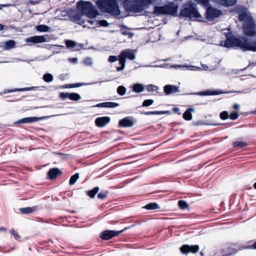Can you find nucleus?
Segmentation results:
<instances>
[{
    "mask_svg": "<svg viewBox=\"0 0 256 256\" xmlns=\"http://www.w3.org/2000/svg\"><path fill=\"white\" fill-rule=\"evenodd\" d=\"M224 46L227 48L237 46L244 51L256 52V41L252 40L244 36L240 38H236L234 36L228 37Z\"/></svg>",
    "mask_w": 256,
    "mask_h": 256,
    "instance_id": "nucleus-1",
    "label": "nucleus"
},
{
    "mask_svg": "<svg viewBox=\"0 0 256 256\" xmlns=\"http://www.w3.org/2000/svg\"><path fill=\"white\" fill-rule=\"evenodd\" d=\"M76 5L80 12L88 18H94L98 14L96 8L90 2H78Z\"/></svg>",
    "mask_w": 256,
    "mask_h": 256,
    "instance_id": "nucleus-3",
    "label": "nucleus"
},
{
    "mask_svg": "<svg viewBox=\"0 0 256 256\" xmlns=\"http://www.w3.org/2000/svg\"><path fill=\"white\" fill-rule=\"evenodd\" d=\"M126 228H125L122 230L118 231L112 230H104L100 233V238L104 240H109L123 232Z\"/></svg>",
    "mask_w": 256,
    "mask_h": 256,
    "instance_id": "nucleus-10",
    "label": "nucleus"
},
{
    "mask_svg": "<svg viewBox=\"0 0 256 256\" xmlns=\"http://www.w3.org/2000/svg\"><path fill=\"white\" fill-rule=\"evenodd\" d=\"M30 4H34L35 3L34 2L32 1V0H30Z\"/></svg>",
    "mask_w": 256,
    "mask_h": 256,
    "instance_id": "nucleus-59",
    "label": "nucleus"
},
{
    "mask_svg": "<svg viewBox=\"0 0 256 256\" xmlns=\"http://www.w3.org/2000/svg\"><path fill=\"white\" fill-rule=\"evenodd\" d=\"M59 97L62 100L68 98L70 100L74 101H78L81 98L79 94L74 92H60V93Z\"/></svg>",
    "mask_w": 256,
    "mask_h": 256,
    "instance_id": "nucleus-11",
    "label": "nucleus"
},
{
    "mask_svg": "<svg viewBox=\"0 0 256 256\" xmlns=\"http://www.w3.org/2000/svg\"><path fill=\"white\" fill-rule=\"evenodd\" d=\"M214 2L224 6H230L236 4V0H212Z\"/></svg>",
    "mask_w": 256,
    "mask_h": 256,
    "instance_id": "nucleus-19",
    "label": "nucleus"
},
{
    "mask_svg": "<svg viewBox=\"0 0 256 256\" xmlns=\"http://www.w3.org/2000/svg\"><path fill=\"white\" fill-rule=\"evenodd\" d=\"M16 42L14 40H9L5 42L4 47L6 50H10L15 46Z\"/></svg>",
    "mask_w": 256,
    "mask_h": 256,
    "instance_id": "nucleus-28",
    "label": "nucleus"
},
{
    "mask_svg": "<svg viewBox=\"0 0 256 256\" xmlns=\"http://www.w3.org/2000/svg\"><path fill=\"white\" fill-rule=\"evenodd\" d=\"M122 27L123 28H122L120 30V33L124 36H128L129 38H132L133 34L130 32L125 26H123Z\"/></svg>",
    "mask_w": 256,
    "mask_h": 256,
    "instance_id": "nucleus-27",
    "label": "nucleus"
},
{
    "mask_svg": "<svg viewBox=\"0 0 256 256\" xmlns=\"http://www.w3.org/2000/svg\"><path fill=\"white\" fill-rule=\"evenodd\" d=\"M246 146L247 144L246 142L241 141H236L233 143L234 147L239 146L240 148H243Z\"/></svg>",
    "mask_w": 256,
    "mask_h": 256,
    "instance_id": "nucleus-38",
    "label": "nucleus"
},
{
    "mask_svg": "<svg viewBox=\"0 0 256 256\" xmlns=\"http://www.w3.org/2000/svg\"><path fill=\"white\" fill-rule=\"evenodd\" d=\"M78 178V173H76L72 175L70 179L69 184L70 186L74 184Z\"/></svg>",
    "mask_w": 256,
    "mask_h": 256,
    "instance_id": "nucleus-33",
    "label": "nucleus"
},
{
    "mask_svg": "<svg viewBox=\"0 0 256 256\" xmlns=\"http://www.w3.org/2000/svg\"><path fill=\"white\" fill-rule=\"evenodd\" d=\"M120 56L125 60L128 58L130 60H133L135 58L134 53L130 49L122 50Z\"/></svg>",
    "mask_w": 256,
    "mask_h": 256,
    "instance_id": "nucleus-18",
    "label": "nucleus"
},
{
    "mask_svg": "<svg viewBox=\"0 0 256 256\" xmlns=\"http://www.w3.org/2000/svg\"><path fill=\"white\" fill-rule=\"evenodd\" d=\"M122 5L126 12L138 13L144 10V0H124Z\"/></svg>",
    "mask_w": 256,
    "mask_h": 256,
    "instance_id": "nucleus-5",
    "label": "nucleus"
},
{
    "mask_svg": "<svg viewBox=\"0 0 256 256\" xmlns=\"http://www.w3.org/2000/svg\"><path fill=\"white\" fill-rule=\"evenodd\" d=\"M46 40L44 36H35L26 38V42L33 44H38L46 42Z\"/></svg>",
    "mask_w": 256,
    "mask_h": 256,
    "instance_id": "nucleus-14",
    "label": "nucleus"
},
{
    "mask_svg": "<svg viewBox=\"0 0 256 256\" xmlns=\"http://www.w3.org/2000/svg\"><path fill=\"white\" fill-rule=\"evenodd\" d=\"M83 85L82 83H75L72 84H69L66 86L68 88H76L82 86Z\"/></svg>",
    "mask_w": 256,
    "mask_h": 256,
    "instance_id": "nucleus-45",
    "label": "nucleus"
},
{
    "mask_svg": "<svg viewBox=\"0 0 256 256\" xmlns=\"http://www.w3.org/2000/svg\"><path fill=\"white\" fill-rule=\"evenodd\" d=\"M178 206L182 210L186 209L188 206V203L184 200H179L178 202Z\"/></svg>",
    "mask_w": 256,
    "mask_h": 256,
    "instance_id": "nucleus-37",
    "label": "nucleus"
},
{
    "mask_svg": "<svg viewBox=\"0 0 256 256\" xmlns=\"http://www.w3.org/2000/svg\"><path fill=\"white\" fill-rule=\"evenodd\" d=\"M96 4L102 12L110 13L116 16L120 14L117 0H98Z\"/></svg>",
    "mask_w": 256,
    "mask_h": 256,
    "instance_id": "nucleus-2",
    "label": "nucleus"
},
{
    "mask_svg": "<svg viewBox=\"0 0 256 256\" xmlns=\"http://www.w3.org/2000/svg\"><path fill=\"white\" fill-rule=\"evenodd\" d=\"M142 106H144V102H142Z\"/></svg>",
    "mask_w": 256,
    "mask_h": 256,
    "instance_id": "nucleus-63",
    "label": "nucleus"
},
{
    "mask_svg": "<svg viewBox=\"0 0 256 256\" xmlns=\"http://www.w3.org/2000/svg\"><path fill=\"white\" fill-rule=\"evenodd\" d=\"M6 230V228L4 227H0V231H4Z\"/></svg>",
    "mask_w": 256,
    "mask_h": 256,
    "instance_id": "nucleus-56",
    "label": "nucleus"
},
{
    "mask_svg": "<svg viewBox=\"0 0 256 256\" xmlns=\"http://www.w3.org/2000/svg\"><path fill=\"white\" fill-rule=\"evenodd\" d=\"M254 188L256 189V182L254 184Z\"/></svg>",
    "mask_w": 256,
    "mask_h": 256,
    "instance_id": "nucleus-61",
    "label": "nucleus"
},
{
    "mask_svg": "<svg viewBox=\"0 0 256 256\" xmlns=\"http://www.w3.org/2000/svg\"><path fill=\"white\" fill-rule=\"evenodd\" d=\"M145 88L149 92H156L158 88L157 86L154 84H148L145 86Z\"/></svg>",
    "mask_w": 256,
    "mask_h": 256,
    "instance_id": "nucleus-31",
    "label": "nucleus"
},
{
    "mask_svg": "<svg viewBox=\"0 0 256 256\" xmlns=\"http://www.w3.org/2000/svg\"><path fill=\"white\" fill-rule=\"evenodd\" d=\"M168 111H148L145 112L146 115H151V114H168Z\"/></svg>",
    "mask_w": 256,
    "mask_h": 256,
    "instance_id": "nucleus-34",
    "label": "nucleus"
},
{
    "mask_svg": "<svg viewBox=\"0 0 256 256\" xmlns=\"http://www.w3.org/2000/svg\"><path fill=\"white\" fill-rule=\"evenodd\" d=\"M36 29L40 32H49L50 28L44 24H40L36 26Z\"/></svg>",
    "mask_w": 256,
    "mask_h": 256,
    "instance_id": "nucleus-29",
    "label": "nucleus"
},
{
    "mask_svg": "<svg viewBox=\"0 0 256 256\" xmlns=\"http://www.w3.org/2000/svg\"><path fill=\"white\" fill-rule=\"evenodd\" d=\"M108 192L107 191L100 192L98 194V198L102 200L104 199L107 197Z\"/></svg>",
    "mask_w": 256,
    "mask_h": 256,
    "instance_id": "nucleus-41",
    "label": "nucleus"
},
{
    "mask_svg": "<svg viewBox=\"0 0 256 256\" xmlns=\"http://www.w3.org/2000/svg\"><path fill=\"white\" fill-rule=\"evenodd\" d=\"M17 124H26V118H22L18 120L17 122Z\"/></svg>",
    "mask_w": 256,
    "mask_h": 256,
    "instance_id": "nucleus-52",
    "label": "nucleus"
},
{
    "mask_svg": "<svg viewBox=\"0 0 256 256\" xmlns=\"http://www.w3.org/2000/svg\"><path fill=\"white\" fill-rule=\"evenodd\" d=\"M119 64L120 65V66L116 68V70L118 72L122 70L125 66L126 60L122 58L120 55L118 56Z\"/></svg>",
    "mask_w": 256,
    "mask_h": 256,
    "instance_id": "nucleus-24",
    "label": "nucleus"
},
{
    "mask_svg": "<svg viewBox=\"0 0 256 256\" xmlns=\"http://www.w3.org/2000/svg\"><path fill=\"white\" fill-rule=\"evenodd\" d=\"M238 116L239 115L238 113L236 112H234L229 115V118L232 120H236L238 118Z\"/></svg>",
    "mask_w": 256,
    "mask_h": 256,
    "instance_id": "nucleus-44",
    "label": "nucleus"
},
{
    "mask_svg": "<svg viewBox=\"0 0 256 256\" xmlns=\"http://www.w3.org/2000/svg\"><path fill=\"white\" fill-rule=\"evenodd\" d=\"M194 108H188L183 114L182 117L186 120H190L192 119V112H194Z\"/></svg>",
    "mask_w": 256,
    "mask_h": 256,
    "instance_id": "nucleus-23",
    "label": "nucleus"
},
{
    "mask_svg": "<svg viewBox=\"0 0 256 256\" xmlns=\"http://www.w3.org/2000/svg\"><path fill=\"white\" fill-rule=\"evenodd\" d=\"M242 28L245 36L250 37L256 36V24L254 19L244 23Z\"/></svg>",
    "mask_w": 256,
    "mask_h": 256,
    "instance_id": "nucleus-7",
    "label": "nucleus"
},
{
    "mask_svg": "<svg viewBox=\"0 0 256 256\" xmlns=\"http://www.w3.org/2000/svg\"><path fill=\"white\" fill-rule=\"evenodd\" d=\"M87 22L91 25H94L95 26H98V20H88Z\"/></svg>",
    "mask_w": 256,
    "mask_h": 256,
    "instance_id": "nucleus-48",
    "label": "nucleus"
},
{
    "mask_svg": "<svg viewBox=\"0 0 256 256\" xmlns=\"http://www.w3.org/2000/svg\"><path fill=\"white\" fill-rule=\"evenodd\" d=\"M144 89V86L141 84H135L133 86V90L136 92H140Z\"/></svg>",
    "mask_w": 256,
    "mask_h": 256,
    "instance_id": "nucleus-35",
    "label": "nucleus"
},
{
    "mask_svg": "<svg viewBox=\"0 0 256 256\" xmlns=\"http://www.w3.org/2000/svg\"><path fill=\"white\" fill-rule=\"evenodd\" d=\"M199 250L198 245H194L190 246L188 244H184L180 248V252L184 254H187L188 252L196 253Z\"/></svg>",
    "mask_w": 256,
    "mask_h": 256,
    "instance_id": "nucleus-12",
    "label": "nucleus"
},
{
    "mask_svg": "<svg viewBox=\"0 0 256 256\" xmlns=\"http://www.w3.org/2000/svg\"><path fill=\"white\" fill-rule=\"evenodd\" d=\"M118 58L114 56H110L108 58V61L112 62H114L118 60Z\"/></svg>",
    "mask_w": 256,
    "mask_h": 256,
    "instance_id": "nucleus-49",
    "label": "nucleus"
},
{
    "mask_svg": "<svg viewBox=\"0 0 256 256\" xmlns=\"http://www.w3.org/2000/svg\"><path fill=\"white\" fill-rule=\"evenodd\" d=\"M179 17L196 18L199 20L201 16L198 12L195 5L192 2H188L183 5L179 15Z\"/></svg>",
    "mask_w": 256,
    "mask_h": 256,
    "instance_id": "nucleus-4",
    "label": "nucleus"
},
{
    "mask_svg": "<svg viewBox=\"0 0 256 256\" xmlns=\"http://www.w3.org/2000/svg\"><path fill=\"white\" fill-rule=\"evenodd\" d=\"M38 208V206H34L32 207L22 208H20L19 210L22 214H28L36 212Z\"/></svg>",
    "mask_w": 256,
    "mask_h": 256,
    "instance_id": "nucleus-21",
    "label": "nucleus"
},
{
    "mask_svg": "<svg viewBox=\"0 0 256 256\" xmlns=\"http://www.w3.org/2000/svg\"><path fill=\"white\" fill-rule=\"evenodd\" d=\"M4 26L3 24H0V31L4 29Z\"/></svg>",
    "mask_w": 256,
    "mask_h": 256,
    "instance_id": "nucleus-55",
    "label": "nucleus"
},
{
    "mask_svg": "<svg viewBox=\"0 0 256 256\" xmlns=\"http://www.w3.org/2000/svg\"><path fill=\"white\" fill-rule=\"evenodd\" d=\"M126 88L122 86H119L117 88V92L120 96H123L125 94Z\"/></svg>",
    "mask_w": 256,
    "mask_h": 256,
    "instance_id": "nucleus-39",
    "label": "nucleus"
},
{
    "mask_svg": "<svg viewBox=\"0 0 256 256\" xmlns=\"http://www.w3.org/2000/svg\"><path fill=\"white\" fill-rule=\"evenodd\" d=\"M72 60L73 62H76L77 60V58H72Z\"/></svg>",
    "mask_w": 256,
    "mask_h": 256,
    "instance_id": "nucleus-58",
    "label": "nucleus"
},
{
    "mask_svg": "<svg viewBox=\"0 0 256 256\" xmlns=\"http://www.w3.org/2000/svg\"><path fill=\"white\" fill-rule=\"evenodd\" d=\"M110 120V119L108 116L98 118L95 120V124L97 126L102 128L108 124Z\"/></svg>",
    "mask_w": 256,
    "mask_h": 256,
    "instance_id": "nucleus-16",
    "label": "nucleus"
},
{
    "mask_svg": "<svg viewBox=\"0 0 256 256\" xmlns=\"http://www.w3.org/2000/svg\"><path fill=\"white\" fill-rule=\"evenodd\" d=\"M202 66L204 68H208V67L205 65V64H202Z\"/></svg>",
    "mask_w": 256,
    "mask_h": 256,
    "instance_id": "nucleus-60",
    "label": "nucleus"
},
{
    "mask_svg": "<svg viewBox=\"0 0 256 256\" xmlns=\"http://www.w3.org/2000/svg\"><path fill=\"white\" fill-rule=\"evenodd\" d=\"M10 232L16 240H18V238H20L18 234L16 231H15L14 229H11L10 231Z\"/></svg>",
    "mask_w": 256,
    "mask_h": 256,
    "instance_id": "nucleus-46",
    "label": "nucleus"
},
{
    "mask_svg": "<svg viewBox=\"0 0 256 256\" xmlns=\"http://www.w3.org/2000/svg\"><path fill=\"white\" fill-rule=\"evenodd\" d=\"M178 6L173 2H170L162 6H156L154 13L156 15H169L176 16Z\"/></svg>",
    "mask_w": 256,
    "mask_h": 256,
    "instance_id": "nucleus-6",
    "label": "nucleus"
},
{
    "mask_svg": "<svg viewBox=\"0 0 256 256\" xmlns=\"http://www.w3.org/2000/svg\"><path fill=\"white\" fill-rule=\"evenodd\" d=\"M154 34L155 33L154 32H153L150 33L151 35H154Z\"/></svg>",
    "mask_w": 256,
    "mask_h": 256,
    "instance_id": "nucleus-62",
    "label": "nucleus"
},
{
    "mask_svg": "<svg viewBox=\"0 0 256 256\" xmlns=\"http://www.w3.org/2000/svg\"><path fill=\"white\" fill-rule=\"evenodd\" d=\"M252 248L256 249V242L253 244L252 246H246L243 248H244V249ZM242 249V248H239V250H240Z\"/></svg>",
    "mask_w": 256,
    "mask_h": 256,
    "instance_id": "nucleus-51",
    "label": "nucleus"
},
{
    "mask_svg": "<svg viewBox=\"0 0 256 256\" xmlns=\"http://www.w3.org/2000/svg\"><path fill=\"white\" fill-rule=\"evenodd\" d=\"M154 102L152 100H145V106H148L152 105Z\"/></svg>",
    "mask_w": 256,
    "mask_h": 256,
    "instance_id": "nucleus-50",
    "label": "nucleus"
},
{
    "mask_svg": "<svg viewBox=\"0 0 256 256\" xmlns=\"http://www.w3.org/2000/svg\"><path fill=\"white\" fill-rule=\"evenodd\" d=\"M99 188L98 186L94 187L93 189L90 190H88L86 192V194L91 198H94L96 196V194L99 191Z\"/></svg>",
    "mask_w": 256,
    "mask_h": 256,
    "instance_id": "nucleus-26",
    "label": "nucleus"
},
{
    "mask_svg": "<svg viewBox=\"0 0 256 256\" xmlns=\"http://www.w3.org/2000/svg\"><path fill=\"white\" fill-rule=\"evenodd\" d=\"M62 174V172L57 168L50 169L47 173V177L50 180H54Z\"/></svg>",
    "mask_w": 256,
    "mask_h": 256,
    "instance_id": "nucleus-13",
    "label": "nucleus"
},
{
    "mask_svg": "<svg viewBox=\"0 0 256 256\" xmlns=\"http://www.w3.org/2000/svg\"><path fill=\"white\" fill-rule=\"evenodd\" d=\"M178 110H179V109H178V108H174V112H177V111H178Z\"/></svg>",
    "mask_w": 256,
    "mask_h": 256,
    "instance_id": "nucleus-57",
    "label": "nucleus"
},
{
    "mask_svg": "<svg viewBox=\"0 0 256 256\" xmlns=\"http://www.w3.org/2000/svg\"><path fill=\"white\" fill-rule=\"evenodd\" d=\"M145 0V4L146 2H148L149 0L150 1V2L154 3L156 2H162V0Z\"/></svg>",
    "mask_w": 256,
    "mask_h": 256,
    "instance_id": "nucleus-53",
    "label": "nucleus"
},
{
    "mask_svg": "<svg viewBox=\"0 0 256 256\" xmlns=\"http://www.w3.org/2000/svg\"><path fill=\"white\" fill-rule=\"evenodd\" d=\"M204 6H207L208 4V0H194Z\"/></svg>",
    "mask_w": 256,
    "mask_h": 256,
    "instance_id": "nucleus-47",
    "label": "nucleus"
},
{
    "mask_svg": "<svg viewBox=\"0 0 256 256\" xmlns=\"http://www.w3.org/2000/svg\"><path fill=\"white\" fill-rule=\"evenodd\" d=\"M109 24L106 20H98V26H102L106 27L108 26Z\"/></svg>",
    "mask_w": 256,
    "mask_h": 256,
    "instance_id": "nucleus-43",
    "label": "nucleus"
},
{
    "mask_svg": "<svg viewBox=\"0 0 256 256\" xmlns=\"http://www.w3.org/2000/svg\"><path fill=\"white\" fill-rule=\"evenodd\" d=\"M43 79L46 82H50L53 80V76L50 74H46L44 75Z\"/></svg>",
    "mask_w": 256,
    "mask_h": 256,
    "instance_id": "nucleus-36",
    "label": "nucleus"
},
{
    "mask_svg": "<svg viewBox=\"0 0 256 256\" xmlns=\"http://www.w3.org/2000/svg\"><path fill=\"white\" fill-rule=\"evenodd\" d=\"M239 107V105L237 104H235L233 106V108L235 110H238Z\"/></svg>",
    "mask_w": 256,
    "mask_h": 256,
    "instance_id": "nucleus-54",
    "label": "nucleus"
},
{
    "mask_svg": "<svg viewBox=\"0 0 256 256\" xmlns=\"http://www.w3.org/2000/svg\"><path fill=\"white\" fill-rule=\"evenodd\" d=\"M158 208H160V206L156 202H150L145 205V209L148 210H154Z\"/></svg>",
    "mask_w": 256,
    "mask_h": 256,
    "instance_id": "nucleus-25",
    "label": "nucleus"
},
{
    "mask_svg": "<svg viewBox=\"0 0 256 256\" xmlns=\"http://www.w3.org/2000/svg\"><path fill=\"white\" fill-rule=\"evenodd\" d=\"M38 87L36 86H31V87H26L24 88H17L11 90H5L4 92V94L13 92H26V91H30L32 90H36Z\"/></svg>",
    "mask_w": 256,
    "mask_h": 256,
    "instance_id": "nucleus-20",
    "label": "nucleus"
},
{
    "mask_svg": "<svg viewBox=\"0 0 256 256\" xmlns=\"http://www.w3.org/2000/svg\"><path fill=\"white\" fill-rule=\"evenodd\" d=\"M236 11L238 14V20L240 22H244V23L252 20L251 14L247 11L246 8L243 7L236 8Z\"/></svg>",
    "mask_w": 256,
    "mask_h": 256,
    "instance_id": "nucleus-8",
    "label": "nucleus"
},
{
    "mask_svg": "<svg viewBox=\"0 0 256 256\" xmlns=\"http://www.w3.org/2000/svg\"><path fill=\"white\" fill-rule=\"evenodd\" d=\"M220 117L222 120H226L229 117L228 112L226 111H223L220 114Z\"/></svg>",
    "mask_w": 256,
    "mask_h": 256,
    "instance_id": "nucleus-42",
    "label": "nucleus"
},
{
    "mask_svg": "<svg viewBox=\"0 0 256 256\" xmlns=\"http://www.w3.org/2000/svg\"><path fill=\"white\" fill-rule=\"evenodd\" d=\"M42 119H43L42 117L38 118V117L33 116V117L26 118V124L32 123L34 122H37L39 120H41Z\"/></svg>",
    "mask_w": 256,
    "mask_h": 256,
    "instance_id": "nucleus-30",
    "label": "nucleus"
},
{
    "mask_svg": "<svg viewBox=\"0 0 256 256\" xmlns=\"http://www.w3.org/2000/svg\"><path fill=\"white\" fill-rule=\"evenodd\" d=\"M119 106L118 103L114 102H103L102 103L98 104L96 105V107L98 108H113L117 107Z\"/></svg>",
    "mask_w": 256,
    "mask_h": 256,
    "instance_id": "nucleus-22",
    "label": "nucleus"
},
{
    "mask_svg": "<svg viewBox=\"0 0 256 256\" xmlns=\"http://www.w3.org/2000/svg\"><path fill=\"white\" fill-rule=\"evenodd\" d=\"M179 87L176 86L167 84L164 87V90L166 95L179 92Z\"/></svg>",
    "mask_w": 256,
    "mask_h": 256,
    "instance_id": "nucleus-17",
    "label": "nucleus"
},
{
    "mask_svg": "<svg viewBox=\"0 0 256 256\" xmlns=\"http://www.w3.org/2000/svg\"><path fill=\"white\" fill-rule=\"evenodd\" d=\"M200 254H201V255H203V254L202 252H200Z\"/></svg>",
    "mask_w": 256,
    "mask_h": 256,
    "instance_id": "nucleus-64",
    "label": "nucleus"
},
{
    "mask_svg": "<svg viewBox=\"0 0 256 256\" xmlns=\"http://www.w3.org/2000/svg\"><path fill=\"white\" fill-rule=\"evenodd\" d=\"M134 124V122L128 117H126L120 120L118 124V128L132 127Z\"/></svg>",
    "mask_w": 256,
    "mask_h": 256,
    "instance_id": "nucleus-15",
    "label": "nucleus"
},
{
    "mask_svg": "<svg viewBox=\"0 0 256 256\" xmlns=\"http://www.w3.org/2000/svg\"><path fill=\"white\" fill-rule=\"evenodd\" d=\"M65 43L68 48H73L76 45V42L72 40H67Z\"/></svg>",
    "mask_w": 256,
    "mask_h": 256,
    "instance_id": "nucleus-40",
    "label": "nucleus"
},
{
    "mask_svg": "<svg viewBox=\"0 0 256 256\" xmlns=\"http://www.w3.org/2000/svg\"><path fill=\"white\" fill-rule=\"evenodd\" d=\"M222 94V92L218 91H204L200 92V94L203 96H208V95H216L219 94Z\"/></svg>",
    "mask_w": 256,
    "mask_h": 256,
    "instance_id": "nucleus-32",
    "label": "nucleus"
},
{
    "mask_svg": "<svg viewBox=\"0 0 256 256\" xmlns=\"http://www.w3.org/2000/svg\"><path fill=\"white\" fill-rule=\"evenodd\" d=\"M222 14V12L219 10L209 6L206 10V18L210 21L214 20L216 18Z\"/></svg>",
    "mask_w": 256,
    "mask_h": 256,
    "instance_id": "nucleus-9",
    "label": "nucleus"
}]
</instances>
